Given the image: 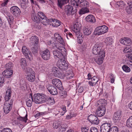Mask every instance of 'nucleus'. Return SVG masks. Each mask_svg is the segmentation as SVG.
Segmentation results:
<instances>
[{
    "mask_svg": "<svg viewBox=\"0 0 132 132\" xmlns=\"http://www.w3.org/2000/svg\"><path fill=\"white\" fill-rule=\"evenodd\" d=\"M60 43L56 45V48L57 49L61 51V53H62L63 58L57 62L56 65L57 67L63 71H65L66 68L65 63L66 62V50L63 45Z\"/></svg>",
    "mask_w": 132,
    "mask_h": 132,
    "instance_id": "f257e3e1",
    "label": "nucleus"
},
{
    "mask_svg": "<svg viewBox=\"0 0 132 132\" xmlns=\"http://www.w3.org/2000/svg\"><path fill=\"white\" fill-rule=\"evenodd\" d=\"M12 93L11 88L9 87H8L5 96L6 102L3 108L4 111L6 114L9 112L12 107L14 100L11 98Z\"/></svg>",
    "mask_w": 132,
    "mask_h": 132,
    "instance_id": "f03ea898",
    "label": "nucleus"
},
{
    "mask_svg": "<svg viewBox=\"0 0 132 132\" xmlns=\"http://www.w3.org/2000/svg\"><path fill=\"white\" fill-rule=\"evenodd\" d=\"M34 102L36 104L42 103L47 101L50 103H52L54 102V101L53 98L47 96L43 94H34Z\"/></svg>",
    "mask_w": 132,
    "mask_h": 132,
    "instance_id": "7ed1b4c3",
    "label": "nucleus"
},
{
    "mask_svg": "<svg viewBox=\"0 0 132 132\" xmlns=\"http://www.w3.org/2000/svg\"><path fill=\"white\" fill-rule=\"evenodd\" d=\"M52 83L61 92L60 94L63 98L66 97V92L65 91H63V88L62 86L61 82L60 80L56 78L53 79L52 80Z\"/></svg>",
    "mask_w": 132,
    "mask_h": 132,
    "instance_id": "20e7f679",
    "label": "nucleus"
},
{
    "mask_svg": "<svg viewBox=\"0 0 132 132\" xmlns=\"http://www.w3.org/2000/svg\"><path fill=\"white\" fill-rule=\"evenodd\" d=\"M26 71H25L27 75V78L28 80L30 82H32L35 81V73L30 68H25Z\"/></svg>",
    "mask_w": 132,
    "mask_h": 132,
    "instance_id": "39448f33",
    "label": "nucleus"
},
{
    "mask_svg": "<svg viewBox=\"0 0 132 132\" xmlns=\"http://www.w3.org/2000/svg\"><path fill=\"white\" fill-rule=\"evenodd\" d=\"M108 29V27L104 25L96 28L94 30V32L95 35H101L107 32Z\"/></svg>",
    "mask_w": 132,
    "mask_h": 132,
    "instance_id": "423d86ee",
    "label": "nucleus"
},
{
    "mask_svg": "<svg viewBox=\"0 0 132 132\" xmlns=\"http://www.w3.org/2000/svg\"><path fill=\"white\" fill-rule=\"evenodd\" d=\"M93 53L95 55H101L102 53V52L104 51L100 45L96 44L93 47Z\"/></svg>",
    "mask_w": 132,
    "mask_h": 132,
    "instance_id": "0eeeda50",
    "label": "nucleus"
},
{
    "mask_svg": "<svg viewBox=\"0 0 132 132\" xmlns=\"http://www.w3.org/2000/svg\"><path fill=\"white\" fill-rule=\"evenodd\" d=\"M10 11L14 16L16 17L19 16L21 13L20 9L15 6H14L11 7Z\"/></svg>",
    "mask_w": 132,
    "mask_h": 132,
    "instance_id": "6e6552de",
    "label": "nucleus"
},
{
    "mask_svg": "<svg viewBox=\"0 0 132 132\" xmlns=\"http://www.w3.org/2000/svg\"><path fill=\"white\" fill-rule=\"evenodd\" d=\"M22 51L27 59L31 60L32 59L31 53L29 51L26 46H23L22 48Z\"/></svg>",
    "mask_w": 132,
    "mask_h": 132,
    "instance_id": "1a4fd4ad",
    "label": "nucleus"
},
{
    "mask_svg": "<svg viewBox=\"0 0 132 132\" xmlns=\"http://www.w3.org/2000/svg\"><path fill=\"white\" fill-rule=\"evenodd\" d=\"M40 54L42 58L45 60L47 61L50 58V52L47 49L40 52Z\"/></svg>",
    "mask_w": 132,
    "mask_h": 132,
    "instance_id": "9d476101",
    "label": "nucleus"
},
{
    "mask_svg": "<svg viewBox=\"0 0 132 132\" xmlns=\"http://www.w3.org/2000/svg\"><path fill=\"white\" fill-rule=\"evenodd\" d=\"M101 55H98L97 57L94 58L96 62L98 64H101L103 62L104 57H105V53L104 51L102 52Z\"/></svg>",
    "mask_w": 132,
    "mask_h": 132,
    "instance_id": "9b49d317",
    "label": "nucleus"
},
{
    "mask_svg": "<svg viewBox=\"0 0 132 132\" xmlns=\"http://www.w3.org/2000/svg\"><path fill=\"white\" fill-rule=\"evenodd\" d=\"M111 125L108 123H105L101 127V132H109L110 129Z\"/></svg>",
    "mask_w": 132,
    "mask_h": 132,
    "instance_id": "f8f14e48",
    "label": "nucleus"
},
{
    "mask_svg": "<svg viewBox=\"0 0 132 132\" xmlns=\"http://www.w3.org/2000/svg\"><path fill=\"white\" fill-rule=\"evenodd\" d=\"M88 119L89 121L94 124H98L99 121V120L98 119V118L96 116L93 114H91L89 116Z\"/></svg>",
    "mask_w": 132,
    "mask_h": 132,
    "instance_id": "ddd939ff",
    "label": "nucleus"
},
{
    "mask_svg": "<svg viewBox=\"0 0 132 132\" xmlns=\"http://www.w3.org/2000/svg\"><path fill=\"white\" fill-rule=\"evenodd\" d=\"M120 42L123 44L126 45H130L132 43L131 39L129 38L124 37L121 39Z\"/></svg>",
    "mask_w": 132,
    "mask_h": 132,
    "instance_id": "4468645a",
    "label": "nucleus"
},
{
    "mask_svg": "<svg viewBox=\"0 0 132 132\" xmlns=\"http://www.w3.org/2000/svg\"><path fill=\"white\" fill-rule=\"evenodd\" d=\"M47 89L50 94L52 95H55L57 93V89L53 85H50L48 86Z\"/></svg>",
    "mask_w": 132,
    "mask_h": 132,
    "instance_id": "2eb2a0df",
    "label": "nucleus"
},
{
    "mask_svg": "<svg viewBox=\"0 0 132 132\" xmlns=\"http://www.w3.org/2000/svg\"><path fill=\"white\" fill-rule=\"evenodd\" d=\"M74 76V74L71 68L67 66V79H71Z\"/></svg>",
    "mask_w": 132,
    "mask_h": 132,
    "instance_id": "dca6fc26",
    "label": "nucleus"
},
{
    "mask_svg": "<svg viewBox=\"0 0 132 132\" xmlns=\"http://www.w3.org/2000/svg\"><path fill=\"white\" fill-rule=\"evenodd\" d=\"M12 70L6 69L4 70L2 73L3 76L5 78H10L13 74Z\"/></svg>",
    "mask_w": 132,
    "mask_h": 132,
    "instance_id": "f3484780",
    "label": "nucleus"
},
{
    "mask_svg": "<svg viewBox=\"0 0 132 132\" xmlns=\"http://www.w3.org/2000/svg\"><path fill=\"white\" fill-rule=\"evenodd\" d=\"M121 118L120 111H118L114 113L112 119L114 122H116L120 120Z\"/></svg>",
    "mask_w": 132,
    "mask_h": 132,
    "instance_id": "a211bd4d",
    "label": "nucleus"
},
{
    "mask_svg": "<svg viewBox=\"0 0 132 132\" xmlns=\"http://www.w3.org/2000/svg\"><path fill=\"white\" fill-rule=\"evenodd\" d=\"M52 72L54 76L56 77H60L61 73L59 69L56 67H53L52 69Z\"/></svg>",
    "mask_w": 132,
    "mask_h": 132,
    "instance_id": "6ab92c4d",
    "label": "nucleus"
},
{
    "mask_svg": "<svg viewBox=\"0 0 132 132\" xmlns=\"http://www.w3.org/2000/svg\"><path fill=\"white\" fill-rule=\"evenodd\" d=\"M30 42L32 43L33 45H38L39 40L37 37L34 36H32L30 38Z\"/></svg>",
    "mask_w": 132,
    "mask_h": 132,
    "instance_id": "aec40b11",
    "label": "nucleus"
},
{
    "mask_svg": "<svg viewBox=\"0 0 132 132\" xmlns=\"http://www.w3.org/2000/svg\"><path fill=\"white\" fill-rule=\"evenodd\" d=\"M68 3L67 2V12L68 15H72L74 14L75 12L73 11V7L69 4H67Z\"/></svg>",
    "mask_w": 132,
    "mask_h": 132,
    "instance_id": "412c9836",
    "label": "nucleus"
},
{
    "mask_svg": "<svg viewBox=\"0 0 132 132\" xmlns=\"http://www.w3.org/2000/svg\"><path fill=\"white\" fill-rule=\"evenodd\" d=\"M87 22L91 23H94L96 21V19L94 16L92 15H89L86 18Z\"/></svg>",
    "mask_w": 132,
    "mask_h": 132,
    "instance_id": "4be33fe9",
    "label": "nucleus"
},
{
    "mask_svg": "<svg viewBox=\"0 0 132 132\" xmlns=\"http://www.w3.org/2000/svg\"><path fill=\"white\" fill-rule=\"evenodd\" d=\"M82 26L81 24L79 22H75L73 25V28H72L73 31L80 30Z\"/></svg>",
    "mask_w": 132,
    "mask_h": 132,
    "instance_id": "5701e85b",
    "label": "nucleus"
},
{
    "mask_svg": "<svg viewBox=\"0 0 132 132\" xmlns=\"http://www.w3.org/2000/svg\"><path fill=\"white\" fill-rule=\"evenodd\" d=\"M31 18L32 20L35 22L38 23L40 21V19L36 16V14L35 12H33L31 13Z\"/></svg>",
    "mask_w": 132,
    "mask_h": 132,
    "instance_id": "b1692460",
    "label": "nucleus"
},
{
    "mask_svg": "<svg viewBox=\"0 0 132 132\" xmlns=\"http://www.w3.org/2000/svg\"><path fill=\"white\" fill-rule=\"evenodd\" d=\"M53 54L55 58H56L57 57L60 59L59 60L60 61L61 58H63V56H62V53H61V52L58 51H53Z\"/></svg>",
    "mask_w": 132,
    "mask_h": 132,
    "instance_id": "393cba45",
    "label": "nucleus"
},
{
    "mask_svg": "<svg viewBox=\"0 0 132 132\" xmlns=\"http://www.w3.org/2000/svg\"><path fill=\"white\" fill-rule=\"evenodd\" d=\"M54 37L55 39L59 42V43L61 44H63L64 42L63 39L58 33H55L54 34Z\"/></svg>",
    "mask_w": 132,
    "mask_h": 132,
    "instance_id": "a878e982",
    "label": "nucleus"
},
{
    "mask_svg": "<svg viewBox=\"0 0 132 132\" xmlns=\"http://www.w3.org/2000/svg\"><path fill=\"white\" fill-rule=\"evenodd\" d=\"M98 79L95 76L92 77L91 79V81L89 82V84L91 86H93L95 85L98 81Z\"/></svg>",
    "mask_w": 132,
    "mask_h": 132,
    "instance_id": "bb28decb",
    "label": "nucleus"
},
{
    "mask_svg": "<svg viewBox=\"0 0 132 132\" xmlns=\"http://www.w3.org/2000/svg\"><path fill=\"white\" fill-rule=\"evenodd\" d=\"M83 32L84 35L88 36L91 33V29L87 27H84L83 28Z\"/></svg>",
    "mask_w": 132,
    "mask_h": 132,
    "instance_id": "cd10ccee",
    "label": "nucleus"
},
{
    "mask_svg": "<svg viewBox=\"0 0 132 132\" xmlns=\"http://www.w3.org/2000/svg\"><path fill=\"white\" fill-rule=\"evenodd\" d=\"M79 6L87 7L89 6L88 3L86 0H79Z\"/></svg>",
    "mask_w": 132,
    "mask_h": 132,
    "instance_id": "c85d7f7f",
    "label": "nucleus"
},
{
    "mask_svg": "<svg viewBox=\"0 0 132 132\" xmlns=\"http://www.w3.org/2000/svg\"><path fill=\"white\" fill-rule=\"evenodd\" d=\"M29 98V99L28 98V100L26 101V105L28 107H30L31 106L32 101L33 102L34 101L32 95L31 94H30Z\"/></svg>",
    "mask_w": 132,
    "mask_h": 132,
    "instance_id": "c756f323",
    "label": "nucleus"
},
{
    "mask_svg": "<svg viewBox=\"0 0 132 132\" xmlns=\"http://www.w3.org/2000/svg\"><path fill=\"white\" fill-rule=\"evenodd\" d=\"M21 65L22 68L24 70L26 71V70L24 68H28L26 66L27 64L26 60V59L24 58H22L21 60L20 61Z\"/></svg>",
    "mask_w": 132,
    "mask_h": 132,
    "instance_id": "7c9ffc66",
    "label": "nucleus"
},
{
    "mask_svg": "<svg viewBox=\"0 0 132 132\" xmlns=\"http://www.w3.org/2000/svg\"><path fill=\"white\" fill-rule=\"evenodd\" d=\"M81 9H80L79 11V14H82L88 12H89L88 7H81Z\"/></svg>",
    "mask_w": 132,
    "mask_h": 132,
    "instance_id": "2f4dec72",
    "label": "nucleus"
},
{
    "mask_svg": "<svg viewBox=\"0 0 132 132\" xmlns=\"http://www.w3.org/2000/svg\"><path fill=\"white\" fill-rule=\"evenodd\" d=\"M52 20L53 22L52 23L53 26L57 27L60 25L61 22L57 19H52Z\"/></svg>",
    "mask_w": 132,
    "mask_h": 132,
    "instance_id": "473e14b6",
    "label": "nucleus"
},
{
    "mask_svg": "<svg viewBox=\"0 0 132 132\" xmlns=\"http://www.w3.org/2000/svg\"><path fill=\"white\" fill-rule=\"evenodd\" d=\"M39 46L38 45H33L31 48V51L34 54L37 53L38 50Z\"/></svg>",
    "mask_w": 132,
    "mask_h": 132,
    "instance_id": "72a5a7b5",
    "label": "nucleus"
},
{
    "mask_svg": "<svg viewBox=\"0 0 132 132\" xmlns=\"http://www.w3.org/2000/svg\"><path fill=\"white\" fill-rule=\"evenodd\" d=\"M73 31L75 32L74 34L76 36L78 39L82 37V36L81 33L80 32V30L79 31L78 30H75V31Z\"/></svg>",
    "mask_w": 132,
    "mask_h": 132,
    "instance_id": "f704fd0d",
    "label": "nucleus"
},
{
    "mask_svg": "<svg viewBox=\"0 0 132 132\" xmlns=\"http://www.w3.org/2000/svg\"><path fill=\"white\" fill-rule=\"evenodd\" d=\"M58 5L61 9H62V6L66 3V0H57Z\"/></svg>",
    "mask_w": 132,
    "mask_h": 132,
    "instance_id": "c9c22d12",
    "label": "nucleus"
},
{
    "mask_svg": "<svg viewBox=\"0 0 132 132\" xmlns=\"http://www.w3.org/2000/svg\"><path fill=\"white\" fill-rule=\"evenodd\" d=\"M113 39L111 37H107L105 40V42L107 45L112 44Z\"/></svg>",
    "mask_w": 132,
    "mask_h": 132,
    "instance_id": "e433bc0d",
    "label": "nucleus"
},
{
    "mask_svg": "<svg viewBox=\"0 0 132 132\" xmlns=\"http://www.w3.org/2000/svg\"><path fill=\"white\" fill-rule=\"evenodd\" d=\"M117 5L121 9L123 8L126 6L125 3L122 1H118L117 3Z\"/></svg>",
    "mask_w": 132,
    "mask_h": 132,
    "instance_id": "4c0bfd02",
    "label": "nucleus"
},
{
    "mask_svg": "<svg viewBox=\"0 0 132 132\" xmlns=\"http://www.w3.org/2000/svg\"><path fill=\"white\" fill-rule=\"evenodd\" d=\"M79 0H71V3L74 6H79Z\"/></svg>",
    "mask_w": 132,
    "mask_h": 132,
    "instance_id": "58836bf2",
    "label": "nucleus"
},
{
    "mask_svg": "<svg viewBox=\"0 0 132 132\" xmlns=\"http://www.w3.org/2000/svg\"><path fill=\"white\" fill-rule=\"evenodd\" d=\"M42 19L43 20L41 22L43 25L46 26L50 24V21L49 19H47L46 17V18H44V19Z\"/></svg>",
    "mask_w": 132,
    "mask_h": 132,
    "instance_id": "ea45409f",
    "label": "nucleus"
},
{
    "mask_svg": "<svg viewBox=\"0 0 132 132\" xmlns=\"http://www.w3.org/2000/svg\"><path fill=\"white\" fill-rule=\"evenodd\" d=\"M125 53H131L132 52V47L129 46L127 47L123 50Z\"/></svg>",
    "mask_w": 132,
    "mask_h": 132,
    "instance_id": "a19ab883",
    "label": "nucleus"
},
{
    "mask_svg": "<svg viewBox=\"0 0 132 132\" xmlns=\"http://www.w3.org/2000/svg\"><path fill=\"white\" fill-rule=\"evenodd\" d=\"M18 120L21 121H23L24 122L26 123L27 122V121L28 120L27 115L26 114L25 116L24 117H20L18 118Z\"/></svg>",
    "mask_w": 132,
    "mask_h": 132,
    "instance_id": "79ce46f5",
    "label": "nucleus"
},
{
    "mask_svg": "<svg viewBox=\"0 0 132 132\" xmlns=\"http://www.w3.org/2000/svg\"><path fill=\"white\" fill-rule=\"evenodd\" d=\"M13 66V64L11 62H10L5 65V67L6 69L12 70Z\"/></svg>",
    "mask_w": 132,
    "mask_h": 132,
    "instance_id": "37998d69",
    "label": "nucleus"
},
{
    "mask_svg": "<svg viewBox=\"0 0 132 132\" xmlns=\"http://www.w3.org/2000/svg\"><path fill=\"white\" fill-rule=\"evenodd\" d=\"M127 125L128 127H132V116L127 120Z\"/></svg>",
    "mask_w": 132,
    "mask_h": 132,
    "instance_id": "c03bdc74",
    "label": "nucleus"
},
{
    "mask_svg": "<svg viewBox=\"0 0 132 132\" xmlns=\"http://www.w3.org/2000/svg\"><path fill=\"white\" fill-rule=\"evenodd\" d=\"M97 110H98L101 112H102L103 111V113L104 112V113H105L106 112L105 108L104 106L103 105V104H101L98 107Z\"/></svg>",
    "mask_w": 132,
    "mask_h": 132,
    "instance_id": "a18cd8bd",
    "label": "nucleus"
},
{
    "mask_svg": "<svg viewBox=\"0 0 132 132\" xmlns=\"http://www.w3.org/2000/svg\"><path fill=\"white\" fill-rule=\"evenodd\" d=\"M77 114L73 112H70L69 115L67 116V119H70L73 117H75Z\"/></svg>",
    "mask_w": 132,
    "mask_h": 132,
    "instance_id": "49530a36",
    "label": "nucleus"
},
{
    "mask_svg": "<svg viewBox=\"0 0 132 132\" xmlns=\"http://www.w3.org/2000/svg\"><path fill=\"white\" fill-rule=\"evenodd\" d=\"M59 121H55L53 123V127L54 128L57 129L60 126Z\"/></svg>",
    "mask_w": 132,
    "mask_h": 132,
    "instance_id": "de8ad7c7",
    "label": "nucleus"
},
{
    "mask_svg": "<svg viewBox=\"0 0 132 132\" xmlns=\"http://www.w3.org/2000/svg\"><path fill=\"white\" fill-rule=\"evenodd\" d=\"M38 15L39 17L41 19H44V18H46V16L44 13L42 12H38Z\"/></svg>",
    "mask_w": 132,
    "mask_h": 132,
    "instance_id": "09e8293b",
    "label": "nucleus"
},
{
    "mask_svg": "<svg viewBox=\"0 0 132 132\" xmlns=\"http://www.w3.org/2000/svg\"><path fill=\"white\" fill-rule=\"evenodd\" d=\"M109 132H118V128L116 126L112 127Z\"/></svg>",
    "mask_w": 132,
    "mask_h": 132,
    "instance_id": "8fccbe9b",
    "label": "nucleus"
},
{
    "mask_svg": "<svg viewBox=\"0 0 132 132\" xmlns=\"http://www.w3.org/2000/svg\"><path fill=\"white\" fill-rule=\"evenodd\" d=\"M95 114L98 117H101L104 116L105 113H104V112L103 113V112H101L98 110H97L95 112Z\"/></svg>",
    "mask_w": 132,
    "mask_h": 132,
    "instance_id": "3c124183",
    "label": "nucleus"
},
{
    "mask_svg": "<svg viewBox=\"0 0 132 132\" xmlns=\"http://www.w3.org/2000/svg\"><path fill=\"white\" fill-rule=\"evenodd\" d=\"M7 19L10 24H11L13 20V18L11 15L8 16L6 17Z\"/></svg>",
    "mask_w": 132,
    "mask_h": 132,
    "instance_id": "603ef678",
    "label": "nucleus"
},
{
    "mask_svg": "<svg viewBox=\"0 0 132 132\" xmlns=\"http://www.w3.org/2000/svg\"><path fill=\"white\" fill-rule=\"evenodd\" d=\"M47 43L48 45L51 46L52 47L54 48L56 47V44H59V43H56L55 42H54V43H53L51 40L48 41Z\"/></svg>",
    "mask_w": 132,
    "mask_h": 132,
    "instance_id": "864d4df0",
    "label": "nucleus"
},
{
    "mask_svg": "<svg viewBox=\"0 0 132 132\" xmlns=\"http://www.w3.org/2000/svg\"><path fill=\"white\" fill-rule=\"evenodd\" d=\"M126 12L128 14H130L132 12V9L131 8V6H127L126 7Z\"/></svg>",
    "mask_w": 132,
    "mask_h": 132,
    "instance_id": "5fc2aeb1",
    "label": "nucleus"
},
{
    "mask_svg": "<svg viewBox=\"0 0 132 132\" xmlns=\"http://www.w3.org/2000/svg\"><path fill=\"white\" fill-rule=\"evenodd\" d=\"M122 68L123 71L126 72H129L130 71V68L126 65H123Z\"/></svg>",
    "mask_w": 132,
    "mask_h": 132,
    "instance_id": "6e6d98bb",
    "label": "nucleus"
},
{
    "mask_svg": "<svg viewBox=\"0 0 132 132\" xmlns=\"http://www.w3.org/2000/svg\"><path fill=\"white\" fill-rule=\"evenodd\" d=\"M109 77L111 79V82L113 83L114 81V75L112 73H110L108 75Z\"/></svg>",
    "mask_w": 132,
    "mask_h": 132,
    "instance_id": "4d7b16f0",
    "label": "nucleus"
},
{
    "mask_svg": "<svg viewBox=\"0 0 132 132\" xmlns=\"http://www.w3.org/2000/svg\"><path fill=\"white\" fill-rule=\"evenodd\" d=\"M0 132H13L9 128H4L2 129H0Z\"/></svg>",
    "mask_w": 132,
    "mask_h": 132,
    "instance_id": "13d9d810",
    "label": "nucleus"
},
{
    "mask_svg": "<svg viewBox=\"0 0 132 132\" xmlns=\"http://www.w3.org/2000/svg\"><path fill=\"white\" fill-rule=\"evenodd\" d=\"M4 78L3 76V75L0 74V87L2 86V84L4 82Z\"/></svg>",
    "mask_w": 132,
    "mask_h": 132,
    "instance_id": "bf43d9fd",
    "label": "nucleus"
},
{
    "mask_svg": "<svg viewBox=\"0 0 132 132\" xmlns=\"http://www.w3.org/2000/svg\"><path fill=\"white\" fill-rule=\"evenodd\" d=\"M90 132H99L97 128L95 127L91 128L90 129Z\"/></svg>",
    "mask_w": 132,
    "mask_h": 132,
    "instance_id": "052dcab7",
    "label": "nucleus"
},
{
    "mask_svg": "<svg viewBox=\"0 0 132 132\" xmlns=\"http://www.w3.org/2000/svg\"><path fill=\"white\" fill-rule=\"evenodd\" d=\"M81 129L83 132H88V128L87 127H82Z\"/></svg>",
    "mask_w": 132,
    "mask_h": 132,
    "instance_id": "680f3d73",
    "label": "nucleus"
},
{
    "mask_svg": "<svg viewBox=\"0 0 132 132\" xmlns=\"http://www.w3.org/2000/svg\"><path fill=\"white\" fill-rule=\"evenodd\" d=\"M21 6L23 9H25L27 7V4H25L23 3H21Z\"/></svg>",
    "mask_w": 132,
    "mask_h": 132,
    "instance_id": "e2e57ef3",
    "label": "nucleus"
},
{
    "mask_svg": "<svg viewBox=\"0 0 132 132\" xmlns=\"http://www.w3.org/2000/svg\"><path fill=\"white\" fill-rule=\"evenodd\" d=\"M68 83V85H72L74 84V82L72 80H71L70 81H67Z\"/></svg>",
    "mask_w": 132,
    "mask_h": 132,
    "instance_id": "0e129e2a",
    "label": "nucleus"
},
{
    "mask_svg": "<svg viewBox=\"0 0 132 132\" xmlns=\"http://www.w3.org/2000/svg\"><path fill=\"white\" fill-rule=\"evenodd\" d=\"M84 88L83 87H80L78 90V92L79 93H81L83 92Z\"/></svg>",
    "mask_w": 132,
    "mask_h": 132,
    "instance_id": "69168bd1",
    "label": "nucleus"
},
{
    "mask_svg": "<svg viewBox=\"0 0 132 132\" xmlns=\"http://www.w3.org/2000/svg\"><path fill=\"white\" fill-rule=\"evenodd\" d=\"M128 107L131 110H132V101L128 104Z\"/></svg>",
    "mask_w": 132,
    "mask_h": 132,
    "instance_id": "338daca9",
    "label": "nucleus"
},
{
    "mask_svg": "<svg viewBox=\"0 0 132 132\" xmlns=\"http://www.w3.org/2000/svg\"><path fill=\"white\" fill-rule=\"evenodd\" d=\"M28 2V0H22V3L27 4Z\"/></svg>",
    "mask_w": 132,
    "mask_h": 132,
    "instance_id": "774afa93",
    "label": "nucleus"
}]
</instances>
